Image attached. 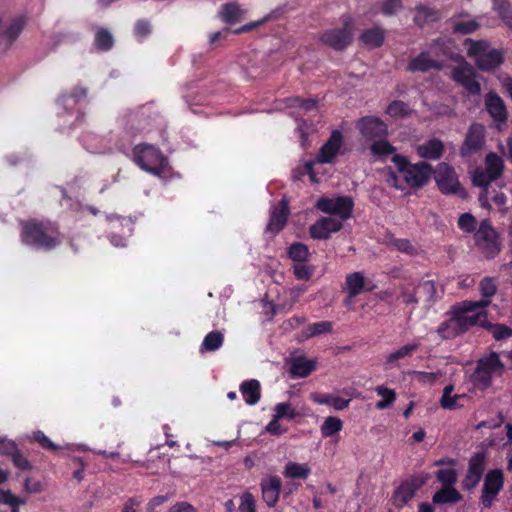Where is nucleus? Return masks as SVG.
<instances>
[{"label": "nucleus", "instance_id": "nucleus-26", "mask_svg": "<svg viewBox=\"0 0 512 512\" xmlns=\"http://www.w3.org/2000/svg\"><path fill=\"white\" fill-rule=\"evenodd\" d=\"M245 15L246 9L236 2L223 4L219 10L221 20L230 25L240 22Z\"/></svg>", "mask_w": 512, "mask_h": 512}, {"label": "nucleus", "instance_id": "nucleus-31", "mask_svg": "<svg viewBox=\"0 0 512 512\" xmlns=\"http://www.w3.org/2000/svg\"><path fill=\"white\" fill-rule=\"evenodd\" d=\"M310 399L319 405H329L337 411L344 410L350 404V399H343L333 394L311 393Z\"/></svg>", "mask_w": 512, "mask_h": 512}, {"label": "nucleus", "instance_id": "nucleus-33", "mask_svg": "<svg viewBox=\"0 0 512 512\" xmlns=\"http://www.w3.org/2000/svg\"><path fill=\"white\" fill-rule=\"evenodd\" d=\"M442 151L443 144L438 139H430L417 147L418 155L425 159L436 160L441 157Z\"/></svg>", "mask_w": 512, "mask_h": 512}, {"label": "nucleus", "instance_id": "nucleus-1", "mask_svg": "<svg viewBox=\"0 0 512 512\" xmlns=\"http://www.w3.org/2000/svg\"><path fill=\"white\" fill-rule=\"evenodd\" d=\"M490 305L489 300L462 301L451 307L447 315H453L462 334L474 326L488 327L486 308Z\"/></svg>", "mask_w": 512, "mask_h": 512}, {"label": "nucleus", "instance_id": "nucleus-45", "mask_svg": "<svg viewBox=\"0 0 512 512\" xmlns=\"http://www.w3.org/2000/svg\"><path fill=\"white\" fill-rule=\"evenodd\" d=\"M411 379L423 385L434 384L441 376V371L425 372V371H411L409 372Z\"/></svg>", "mask_w": 512, "mask_h": 512}, {"label": "nucleus", "instance_id": "nucleus-16", "mask_svg": "<svg viewBox=\"0 0 512 512\" xmlns=\"http://www.w3.org/2000/svg\"><path fill=\"white\" fill-rule=\"evenodd\" d=\"M452 78L459 85L463 86L468 93L477 95L480 93L481 87L475 79V71L468 64H461L452 71Z\"/></svg>", "mask_w": 512, "mask_h": 512}, {"label": "nucleus", "instance_id": "nucleus-56", "mask_svg": "<svg viewBox=\"0 0 512 512\" xmlns=\"http://www.w3.org/2000/svg\"><path fill=\"white\" fill-rule=\"evenodd\" d=\"M239 512H256V501L250 492H245L240 496Z\"/></svg>", "mask_w": 512, "mask_h": 512}, {"label": "nucleus", "instance_id": "nucleus-25", "mask_svg": "<svg viewBox=\"0 0 512 512\" xmlns=\"http://www.w3.org/2000/svg\"><path fill=\"white\" fill-rule=\"evenodd\" d=\"M316 368V361L304 356H298L290 362V374L292 378H305Z\"/></svg>", "mask_w": 512, "mask_h": 512}, {"label": "nucleus", "instance_id": "nucleus-43", "mask_svg": "<svg viewBox=\"0 0 512 512\" xmlns=\"http://www.w3.org/2000/svg\"><path fill=\"white\" fill-rule=\"evenodd\" d=\"M416 289L417 285L409 282L404 284L400 291V297L402 298L403 303L407 306H412L413 309L418 305L417 293L415 292Z\"/></svg>", "mask_w": 512, "mask_h": 512}, {"label": "nucleus", "instance_id": "nucleus-53", "mask_svg": "<svg viewBox=\"0 0 512 512\" xmlns=\"http://www.w3.org/2000/svg\"><path fill=\"white\" fill-rule=\"evenodd\" d=\"M409 106L403 101L396 100L389 104L386 113L392 117H401L409 113Z\"/></svg>", "mask_w": 512, "mask_h": 512}, {"label": "nucleus", "instance_id": "nucleus-61", "mask_svg": "<svg viewBox=\"0 0 512 512\" xmlns=\"http://www.w3.org/2000/svg\"><path fill=\"white\" fill-rule=\"evenodd\" d=\"M487 328L491 330V333L496 340H505L512 335V330L502 324L492 325L489 322V326Z\"/></svg>", "mask_w": 512, "mask_h": 512}, {"label": "nucleus", "instance_id": "nucleus-7", "mask_svg": "<svg viewBox=\"0 0 512 512\" xmlns=\"http://www.w3.org/2000/svg\"><path fill=\"white\" fill-rule=\"evenodd\" d=\"M448 41L438 39L434 41L427 51H423L412 59L408 68L412 72H426L430 69H440V58L448 54Z\"/></svg>", "mask_w": 512, "mask_h": 512}, {"label": "nucleus", "instance_id": "nucleus-52", "mask_svg": "<svg viewBox=\"0 0 512 512\" xmlns=\"http://www.w3.org/2000/svg\"><path fill=\"white\" fill-rule=\"evenodd\" d=\"M287 105L290 107H297L303 111H310L317 107V101L315 99H301L299 97H293L287 99Z\"/></svg>", "mask_w": 512, "mask_h": 512}, {"label": "nucleus", "instance_id": "nucleus-55", "mask_svg": "<svg viewBox=\"0 0 512 512\" xmlns=\"http://www.w3.org/2000/svg\"><path fill=\"white\" fill-rule=\"evenodd\" d=\"M494 9L499 13L501 18L512 27V14L510 13L509 4L506 0H492Z\"/></svg>", "mask_w": 512, "mask_h": 512}, {"label": "nucleus", "instance_id": "nucleus-62", "mask_svg": "<svg viewBox=\"0 0 512 512\" xmlns=\"http://www.w3.org/2000/svg\"><path fill=\"white\" fill-rule=\"evenodd\" d=\"M305 262L296 263L294 265V274L299 280H308L313 274L314 269Z\"/></svg>", "mask_w": 512, "mask_h": 512}, {"label": "nucleus", "instance_id": "nucleus-22", "mask_svg": "<svg viewBox=\"0 0 512 512\" xmlns=\"http://www.w3.org/2000/svg\"><path fill=\"white\" fill-rule=\"evenodd\" d=\"M484 464L481 456L473 457L469 462L468 471L465 479L463 480V488L471 490L475 488L483 474Z\"/></svg>", "mask_w": 512, "mask_h": 512}, {"label": "nucleus", "instance_id": "nucleus-30", "mask_svg": "<svg viewBox=\"0 0 512 512\" xmlns=\"http://www.w3.org/2000/svg\"><path fill=\"white\" fill-rule=\"evenodd\" d=\"M372 288V286H368L361 272H354L348 274L346 277V290L350 297H355L362 292L370 291Z\"/></svg>", "mask_w": 512, "mask_h": 512}, {"label": "nucleus", "instance_id": "nucleus-50", "mask_svg": "<svg viewBox=\"0 0 512 512\" xmlns=\"http://www.w3.org/2000/svg\"><path fill=\"white\" fill-rule=\"evenodd\" d=\"M0 503L12 508L26 504V499L14 495L10 490L0 489Z\"/></svg>", "mask_w": 512, "mask_h": 512}, {"label": "nucleus", "instance_id": "nucleus-12", "mask_svg": "<svg viewBox=\"0 0 512 512\" xmlns=\"http://www.w3.org/2000/svg\"><path fill=\"white\" fill-rule=\"evenodd\" d=\"M503 170V160L495 153H490L485 159V169H477L472 177L474 185L486 187L491 181L498 178Z\"/></svg>", "mask_w": 512, "mask_h": 512}, {"label": "nucleus", "instance_id": "nucleus-29", "mask_svg": "<svg viewBox=\"0 0 512 512\" xmlns=\"http://www.w3.org/2000/svg\"><path fill=\"white\" fill-rule=\"evenodd\" d=\"M454 386L447 385L443 389L440 399V406L446 410L459 409L464 406V401L468 398L466 394H453Z\"/></svg>", "mask_w": 512, "mask_h": 512}, {"label": "nucleus", "instance_id": "nucleus-8", "mask_svg": "<svg viewBox=\"0 0 512 512\" xmlns=\"http://www.w3.org/2000/svg\"><path fill=\"white\" fill-rule=\"evenodd\" d=\"M342 149L343 135L341 131L333 130L328 140L321 146L316 159L305 163V170L312 182L317 181L313 166L316 163L325 164L334 162L336 157L341 154Z\"/></svg>", "mask_w": 512, "mask_h": 512}, {"label": "nucleus", "instance_id": "nucleus-10", "mask_svg": "<svg viewBox=\"0 0 512 512\" xmlns=\"http://www.w3.org/2000/svg\"><path fill=\"white\" fill-rule=\"evenodd\" d=\"M434 179L442 193L456 194L460 197L466 196V193L461 187L454 169L448 166L446 163H441L437 166L434 172Z\"/></svg>", "mask_w": 512, "mask_h": 512}, {"label": "nucleus", "instance_id": "nucleus-13", "mask_svg": "<svg viewBox=\"0 0 512 512\" xmlns=\"http://www.w3.org/2000/svg\"><path fill=\"white\" fill-rule=\"evenodd\" d=\"M427 478L422 476H413L404 480L394 491L392 503L397 508L406 506L415 496L418 489L423 486Z\"/></svg>", "mask_w": 512, "mask_h": 512}, {"label": "nucleus", "instance_id": "nucleus-48", "mask_svg": "<svg viewBox=\"0 0 512 512\" xmlns=\"http://www.w3.org/2000/svg\"><path fill=\"white\" fill-rule=\"evenodd\" d=\"M438 18V13L428 7L420 6L416 10L414 20L418 25H423L426 22L434 21Z\"/></svg>", "mask_w": 512, "mask_h": 512}, {"label": "nucleus", "instance_id": "nucleus-58", "mask_svg": "<svg viewBox=\"0 0 512 512\" xmlns=\"http://www.w3.org/2000/svg\"><path fill=\"white\" fill-rule=\"evenodd\" d=\"M332 330V324L329 321H321L311 324L307 329V337H312L324 333H329Z\"/></svg>", "mask_w": 512, "mask_h": 512}, {"label": "nucleus", "instance_id": "nucleus-40", "mask_svg": "<svg viewBox=\"0 0 512 512\" xmlns=\"http://www.w3.org/2000/svg\"><path fill=\"white\" fill-rule=\"evenodd\" d=\"M223 341H224V336L220 331H212L205 336V338L201 344L200 350L202 352L216 351L222 346Z\"/></svg>", "mask_w": 512, "mask_h": 512}, {"label": "nucleus", "instance_id": "nucleus-3", "mask_svg": "<svg viewBox=\"0 0 512 512\" xmlns=\"http://www.w3.org/2000/svg\"><path fill=\"white\" fill-rule=\"evenodd\" d=\"M356 127L361 135L368 139L373 140L371 145V152L376 156H387L395 152V148L385 139L387 135V125L378 117L366 116L358 120Z\"/></svg>", "mask_w": 512, "mask_h": 512}, {"label": "nucleus", "instance_id": "nucleus-15", "mask_svg": "<svg viewBox=\"0 0 512 512\" xmlns=\"http://www.w3.org/2000/svg\"><path fill=\"white\" fill-rule=\"evenodd\" d=\"M353 34L352 23L350 20L344 22L341 29H330L323 33L321 41L334 49H343L351 41Z\"/></svg>", "mask_w": 512, "mask_h": 512}, {"label": "nucleus", "instance_id": "nucleus-41", "mask_svg": "<svg viewBox=\"0 0 512 512\" xmlns=\"http://www.w3.org/2000/svg\"><path fill=\"white\" fill-rule=\"evenodd\" d=\"M273 415L276 419L293 420L301 414L292 406L290 402L277 403L273 408Z\"/></svg>", "mask_w": 512, "mask_h": 512}, {"label": "nucleus", "instance_id": "nucleus-37", "mask_svg": "<svg viewBox=\"0 0 512 512\" xmlns=\"http://www.w3.org/2000/svg\"><path fill=\"white\" fill-rule=\"evenodd\" d=\"M461 499V494L453 486H444L433 495V502L436 504L456 503Z\"/></svg>", "mask_w": 512, "mask_h": 512}, {"label": "nucleus", "instance_id": "nucleus-60", "mask_svg": "<svg viewBox=\"0 0 512 512\" xmlns=\"http://www.w3.org/2000/svg\"><path fill=\"white\" fill-rule=\"evenodd\" d=\"M478 26L475 20H459L454 23L453 29L462 34H469L474 32Z\"/></svg>", "mask_w": 512, "mask_h": 512}, {"label": "nucleus", "instance_id": "nucleus-21", "mask_svg": "<svg viewBox=\"0 0 512 512\" xmlns=\"http://www.w3.org/2000/svg\"><path fill=\"white\" fill-rule=\"evenodd\" d=\"M282 482L277 476H267L261 482L262 498L269 507H274L279 499Z\"/></svg>", "mask_w": 512, "mask_h": 512}, {"label": "nucleus", "instance_id": "nucleus-24", "mask_svg": "<svg viewBox=\"0 0 512 512\" xmlns=\"http://www.w3.org/2000/svg\"><path fill=\"white\" fill-rule=\"evenodd\" d=\"M418 304L424 303L426 306H430L440 297L439 291L436 284L432 280H424L417 284Z\"/></svg>", "mask_w": 512, "mask_h": 512}, {"label": "nucleus", "instance_id": "nucleus-27", "mask_svg": "<svg viewBox=\"0 0 512 512\" xmlns=\"http://www.w3.org/2000/svg\"><path fill=\"white\" fill-rule=\"evenodd\" d=\"M419 343L413 342L400 347L399 349L389 353L385 359V368L392 369L399 366L401 360L410 357L418 348Z\"/></svg>", "mask_w": 512, "mask_h": 512}, {"label": "nucleus", "instance_id": "nucleus-44", "mask_svg": "<svg viewBox=\"0 0 512 512\" xmlns=\"http://www.w3.org/2000/svg\"><path fill=\"white\" fill-rule=\"evenodd\" d=\"M376 393L382 397V400L376 403V408L379 410H384L388 408L396 399V393L394 390L384 387L377 386L375 388Z\"/></svg>", "mask_w": 512, "mask_h": 512}, {"label": "nucleus", "instance_id": "nucleus-23", "mask_svg": "<svg viewBox=\"0 0 512 512\" xmlns=\"http://www.w3.org/2000/svg\"><path fill=\"white\" fill-rule=\"evenodd\" d=\"M485 106L491 117L497 122H504L507 112L503 100L495 93L489 92L485 97Z\"/></svg>", "mask_w": 512, "mask_h": 512}, {"label": "nucleus", "instance_id": "nucleus-32", "mask_svg": "<svg viewBox=\"0 0 512 512\" xmlns=\"http://www.w3.org/2000/svg\"><path fill=\"white\" fill-rule=\"evenodd\" d=\"M240 392L248 405H255L260 400V383L255 380H246L240 385Z\"/></svg>", "mask_w": 512, "mask_h": 512}, {"label": "nucleus", "instance_id": "nucleus-63", "mask_svg": "<svg viewBox=\"0 0 512 512\" xmlns=\"http://www.w3.org/2000/svg\"><path fill=\"white\" fill-rule=\"evenodd\" d=\"M18 450L17 444L6 436H0V453L11 456Z\"/></svg>", "mask_w": 512, "mask_h": 512}, {"label": "nucleus", "instance_id": "nucleus-14", "mask_svg": "<svg viewBox=\"0 0 512 512\" xmlns=\"http://www.w3.org/2000/svg\"><path fill=\"white\" fill-rule=\"evenodd\" d=\"M503 484L502 471L491 470L486 474L481 495V503L485 508L491 507Z\"/></svg>", "mask_w": 512, "mask_h": 512}, {"label": "nucleus", "instance_id": "nucleus-17", "mask_svg": "<svg viewBox=\"0 0 512 512\" xmlns=\"http://www.w3.org/2000/svg\"><path fill=\"white\" fill-rule=\"evenodd\" d=\"M342 226V221L337 217H322L310 226L309 232L313 239L324 240L329 238L332 233L339 231Z\"/></svg>", "mask_w": 512, "mask_h": 512}, {"label": "nucleus", "instance_id": "nucleus-11", "mask_svg": "<svg viewBox=\"0 0 512 512\" xmlns=\"http://www.w3.org/2000/svg\"><path fill=\"white\" fill-rule=\"evenodd\" d=\"M315 206L322 212L335 215L339 220L348 219L351 216L353 202L350 197L336 198L322 197L316 201Z\"/></svg>", "mask_w": 512, "mask_h": 512}, {"label": "nucleus", "instance_id": "nucleus-64", "mask_svg": "<svg viewBox=\"0 0 512 512\" xmlns=\"http://www.w3.org/2000/svg\"><path fill=\"white\" fill-rule=\"evenodd\" d=\"M152 31L151 25L149 22L140 20L137 21L134 28V33L137 39L143 40L146 38Z\"/></svg>", "mask_w": 512, "mask_h": 512}, {"label": "nucleus", "instance_id": "nucleus-18", "mask_svg": "<svg viewBox=\"0 0 512 512\" xmlns=\"http://www.w3.org/2000/svg\"><path fill=\"white\" fill-rule=\"evenodd\" d=\"M475 240L477 245L490 255H494L499 251L496 233L486 221L481 222L475 233Z\"/></svg>", "mask_w": 512, "mask_h": 512}, {"label": "nucleus", "instance_id": "nucleus-38", "mask_svg": "<svg viewBox=\"0 0 512 512\" xmlns=\"http://www.w3.org/2000/svg\"><path fill=\"white\" fill-rule=\"evenodd\" d=\"M361 40L367 46L379 47L384 41V30L379 27L367 29L362 33Z\"/></svg>", "mask_w": 512, "mask_h": 512}, {"label": "nucleus", "instance_id": "nucleus-20", "mask_svg": "<svg viewBox=\"0 0 512 512\" xmlns=\"http://www.w3.org/2000/svg\"><path fill=\"white\" fill-rule=\"evenodd\" d=\"M289 215L288 202L283 198L277 206H273L270 211V219L267 224V231L277 233L283 229Z\"/></svg>", "mask_w": 512, "mask_h": 512}, {"label": "nucleus", "instance_id": "nucleus-51", "mask_svg": "<svg viewBox=\"0 0 512 512\" xmlns=\"http://www.w3.org/2000/svg\"><path fill=\"white\" fill-rule=\"evenodd\" d=\"M95 44L101 50H108L113 45V37L107 30L99 29L96 32Z\"/></svg>", "mask_w": 512, "mask_h": 512}, {"label": "nucleus", "instance_id": "nucleus-34", "mask_svg": "<svg viewBox=\"0 0 512 512\" xmlns=\"http://www.w3.org/2000/svg\"><path fill=\"white\" fill-rule=\"evenodd\" d=\"M282 473L287 479H306L311 473V468L306 463L290 461L284 466Z\"/></svg>", "mask_w": 512, "mask_h": 512}, {"label": "nucleus", "instance_id": "nucleus-5", "mask_svg": "<svg viewBox=\"0 0 512 512\" xmlns=\"http://www.w3.org/2000/svg\"><path fill=\"white\" fill-rule=\"evenodd\" d=\"M464 44L468 55L474 59L477 67L481 70H493L503 61L501 51L490 49L486 41L467 39Z\"/></svg>", "mask_w": 512, "mask_h": 512}, {"label": "nucleus", "instance_id": "nucleus-19", "mask_svg": "<svg viewBox=\"0 0 512 512\" xmlns=\"http://www.w3.org/2000/svg\"><path fill=\"white\" fill-rule=\"evenodd\" d=\"M484 144V127L480 124H473L469 128L465 142L461 147L462 156L470 155L479 149Z\"/></svg>", "mask_w": 512, "mask_h": 512}, {"label": "nucleus", "instance_id": "nucleus-4", "mask_svg": "<svg viewBox=\"0 0 512 512\" xmlns=\"http://www.w3.org/2000/svg\"><path fill=\"white\" fill-rule=\"evenodd\" d=\"M133 161L144 171L157 176L166 177L170 171L167 158L151 144H139L133 149Z\"/></svg>", "mask_w": 512, "mask_h": 512}, {"label": "nucleus", "instance_id": "nucleus-2", "mask_svg": "<svg viewBox=\"0 0 512 512\" xmlns=\"http://www.w3.org/2000/svg\"><path fill=\"white\" fill-rule=\"evenodd\" d=\"M21 241L37 249L49 250L59 245L62 237L52 223L31 221L23 224Z\"/></svg>", "mask_w": 512, "mask_h": 512}, {"label": "nucleus", "instance_id": "nucleus-49", "mask_svg": "<svg viewBox=\"0 0 512 512\" xmlns=\"http://www.w3.org/2000/svg\"><path fill=\"white\" fill-rule=\"evenodd\" d=\"M480 293L483 297L482 300H490V298L496 293L497 286L495 280L490 277H485L479 284Z\"/></svg>", "mask_w": 512, "mask_h": 512}, {"label": "nucleus", "instance_id": "nucleus-59", "mask_svg": "<svg viewBox=\"0 0 512 512\" xmlns=\"http://www.w3.org/2000/svg\"><path fill=\"white\" fill-rule=\"evenodd\" d=\"M458 226L464 232H473L476 229V219L472 214L464 213L458 219Z\"/></svg>", "mask_w": 512, "mask_h": 512}, {"label": "nucleus", "instance_id": "nucleus-42", "mask_svg": "<svg viewBox=\"0 0 512 512\" xmlns=\"http://www.w3.org/2000/svg\"><path fill=\"white\" fill-rule=\"evenodd\" d=\"M23 26H24V21L21 19L16 20L9 26V28L7 29L5 34L0 39V45L2 44V42L4 43L3 49L8 48V46L12 44V42L20 34L21 30L23 29Z\"/></svg>", "mask_w": 512, "mask_h": 512}, {"label": "nucleus", "instance_id": "nucleus-54", "mask_svg": "<svg viewBox=\"0 0 512 512\" xmlns=\"http://www.w3.org/2000/svg\"><path fill=\"white\" fill-rule=\"evenodd\" d=\"M315 130L316 127L313 123H307L304 120L298 122L297 131L300 134V142L303 148H305L308 143V136L315 132Z\"/></svg>", "mask_w": 512, "mask_h": 512}, {"label": "nucleus", "instance_id": "nucleus-39", "mask_svg": "<svg viewBox=\"0 0 512 512\" xmlns=\"http://www.w3.org/2000/svg\"><path fill=\"white\" fill-rule=\"evenodd\" d=\"M343 428V422L340 418L335 416H328L324 419L320 431L324 438L331 437Z\"/></svg>", "mask_w": 512, "mask_h": 512}, {"label": "nucleus", "instance_id": "nucleus-46", "mask_svg": "<svg viewBox=\"0 0 512 512\" xmlns=\"http://www.w3.org/2000/svg\"><path fill=\"white\" fill-rule=\"evenodd\" d=\"M288 255L295 262H306L309 258V249L305 244L293 243L288 248Z\"/></svg>", "mask_w": 512, "mask_h": 512}, {"label": "nucleus", "instance_id": "nucleus-28", "mask_svg": "<svg viewBox=\"0 0 512 512\" xmlns=\"http://www.w3.org/2000/svg\"><path fill=\"white\" fill-rule=\"evenodd\" d=\"M479 202L482 207L491 209L492 205H494L495 209L504 213L507 210V197L502 192H489L488 190H484L480 197Z\"/></svg>", "mask_w": 512, "mask_h": 512}, {"label": "nucleus", "instance_id": "nucleus-47", "mask_svg": "<svg viewBox=\"0 0 512 512\" xmlns=\"http://www.w3.org/2000/svg\"><path fill=\"white\" fill-rule=\"evenodd\" d=\"M86 96V89L83 87H76L74 91L71 93V95L68 96H62L60 98V103L63 105V107L66 108H73L74 105L81 99Z\"/></svg>", "mask_w": 512, "mask_h": 512}, {"label": "nucleus", "instance_id": "nucleus-36", "mask_svg": "<svg viewBox=\"0 0 512 512\" xmlns=\"http://www.w3.org/2000/svg\"><path fill=\"white\" fill-rule=\"evenodd\" d=\"M84 147L91 153H106L112 148L104 143V139L96 134L89 133L82 138Z\"/></svg>", "mask_w": 512, "mask_h": 512}, {"label": "nucleus", "instance_id": "nucleus-35", "mask_svg": "<svg viewBox=\"0 0 512 512\" xmlns=\"http://www.w3.org/2000/svg\"><path fill=\"white\" fill-rule=\"evenodd\" d=\"M436 333L443 340L453 339L462 334L453 315H448V318L438 326Z\"/></svg>", "mask_w": 512, "mask_h": 512}, {"label": "nucleus", "instance_id": "nucleus-6", "mask_svg": "<svg viewBox=\"0 0 512 512\" xmlns=\"http://www.w3.org/2000/svg\"><path fill=\"white\" fill-rule=\"evenodd\" d=\"M392 161L399 174L412 187H421L430 179L431 166L425 162L410 164L405 157L398 154L393 156Z\"/></svg>", "mask_w": 512, "mask_h": 512}, {"label": "nucleus", "instance_id": "nucleus-57", "mask_svg": "<svg viewBox=\"0 0 512 512\" xmlns=\"http://www.w3.org/2000/svg\"><path fill=\"white\" fill-rule=\"evenodd\" d=\"M436 477L444 486H453L457 481L456 471L452 468L438 470Z\"/></svg>", "mask_w": 512, "mask_h": 512}, {"label": "nucleus", "instance_id": "nucleus-9", "mask_svg": "<svg viewBox=\"0 0 512 512\" xmlns=\"http://www.w3.org/2000/svg\"><path fill=\"white\" fill-rule=\"evenodd\" d=\"M503 368V363L500 361L498 354L490 353L479 360L472 376L473 381L481 388H486L490 386L494 376L502 374Z\"/></svg>", "mask_w": 512, "mask_h": 512}]
</instances>
